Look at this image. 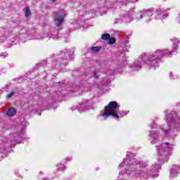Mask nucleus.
<instances>
[{"label":"nucleus","mask_w":180,"mask_h":180,"mask_svg":"<svg viewBox=\"0 0 180 180\" xmlns=\"http://www.w3.org/2000/svg\"><path fill=\"white\" fill-rule=\"evenodd\" d=\"M158 155V164H154L148 167L147 163H144L141 161H138L134 158V155L127 152V158L124 160L123 162L120 165V168H122L120 174H127L128 175H139L143 178H155L158 176V171L161 168V165L165 162H167L169 160L172 150H174V145L169 143H164L156 146Z\"/></svg>","instance_id":"obj_1"},{"label":"nucleus","mask_w":180,"mask_h":180,"mask_svg":"<svg viewBox=\"0 0 180 180\" xmlns=\"http://www.w3.org/2000/svg\"><path fill=\"white\" fill-rule=\"evenodd\" d=\"M178 49H180V40L176 39L173 41V49L172 51L168 49H157L152 54L147 56L143 54L142 58L143 63L149 70H155L160 67V61L162 60L163 57L172 56Z\"/></svg>","instance_id":"obj_2"},{"label":"nucleus","mask_w":180,"mask_h":180,"mask_svg":"<svg viewBox=\"0 0 180 180\" xmlns=\"http://www.w3.org/2000/svg\"><path fill=\"white\" fill-rule=\"evenodd\" d=\"M165 120L167 123V128L162 127V131L165 136H172V131H180V115L176 111L166 114Z\"/></svg>","instance_id":"obj_3"},{"label":"nucleus","mask_w":180,"mask_h":180,"mask_svg":"<svg viewBox=\"0 0 180 180\" xmlns=\"http://www.w3.org/2000/svg\"><path fill=\"white\" fill-rule=\"evenodd\" d=\"M120 105L116 101H111L108 105L105 107L104 112L101 115V120H106L109 116H112L116 120H119V115L117 110L120 109Z\"/></svg>","instance_id":"obj_4"},{"label":"nucleus","mask_w":180,"mask_h":180,"mask_svg":"<svg viewBox=\"0 0 180 180\" xmlns=\"http://www.w3.org/2000/svg\"><path fill=\"white\" fill-rule=\"evenodd\" d=\"M60 96H64V94H61V91L58 90V91L55 92L52 98L49 96H47L46 100L43 101L42 105L44 106H47L48 109H56L57 108V103L56 101Z\"/></svg>","instance_id":"obj_5"},{"label":"nucleus","mask_w":180,"mask_h":180,"mask_svg":"<svg viewBox=\"0 0 180 180\" xmlns=\"http://www.w3.org/2000/svg\"><path fill=\"white\" fill-rule=\"evenodd\" d=\"M20 132L21 134L20 133L17 134H16L17 136H14L13 140L11 141H8L6 137H2L1 141L3 143H6V144H8V146H6V147H13V145L15 144V143H16L17 144H20V143L23 141L22 134H24L25 133V129H21Z\"/></svg>","instance_id":"obj_6"},{"label":"nucleus","mask_w":180,"mask_h":180,"mask_svg":"<svg viewBox=\"0 0 180 180\" xmlns=\"http://www.w3.org/2000/svg\"><path fill=\"white\" fill-rule=\"evenodd\" d=\"M134 15V9H131L127 13L126 12L124 14L121 15L120 17L115 19V23H130L133 20V15Z\"/></svg>","instance_id":"obj_7"},{"label":"nucleus","mask_w":180,"mask_h":180,"mask_svg":"<svg viewBox=\"0 0 180 180\" xmlns=\"http://www.w3.org/2000/svg\"><path fill=\"white\" fill-rule=\"evenodd\" d=\"M151 16H153V8H149L138 12V13L136 14V19H137V20L144 19L145 22H150V20H151Z\"/></svg>","instance_id":"obj_8"},{"label":"nucleus","mask_w":180,"mask_h":180,"mask_svg":"<svg viewBox=\"0 0 180 180\" xmlns=\"http://www.w3.org/2000/svg\"><path fill=\"white\" fill-rule=\"evenodd\" d=\"M67 16V11L64 10H60L55 13L54 16V24L58 27H60L63 23H64V19Z\"/></svg>","instance_id":"obj_9"},{"label":"nucleus","mask_w":180,"mask_h":180,"mask_svg":"<svg viewBox=\"0 0 180 180\" xmlns=\"http://www.w3.org/2000/svg\"><path fill=\"white\" fill-rule=\"evenodd\" d=\"M141 57H143V55H141L138 60H135L130 65L129 68L131 70V71L140 70L143 64V65L147 67V65L144 64V59L141 58ZM141 62L143 63V64L141 63Z\"/></svg>","instance_id":"obj_10"},{"label":"nucleus","mask_w":180,"mask_h":180,"mask_svg":"<svg viewBox=\"0 0 180 180\" xmlns=\"http://www.w3.org/2000/svg\"><path fill=\"white\" fill-rule=\"evenodd\" d=\"M179 166L174 165L170 169V175L169 178L171 179H174V178H176L179 174Z\"/></svg>","instance_id":"obj_11"},{"label":"nucleus","mask_w":180,"mask_h":180,"mask_svg":"<svg viewBox=\"0 0 180 180\" xmlns=\"http://www.w3.org/2000/svg\"><path fill=\"white\" fill-rule=\"evenodd\" d=\"M88 106H89V103H82L80 104H79V105H77V107H72V110H78V112H84V110H86V109H88Z\"/></svg>","instance_id":"obj_12"},{"label":"nucleus","mask_w":180,"mask_h":180,"mask_svg":"<svg viewBox=\"0 0 180 180\" xmlns=\"http://www.w3.org/2000/svg\"><path fill=\"white\" fill-rule=\"evenodd\" d=\"M25 36L23 35V31L21 32V33L19 34V37H13L9 43L11 44L13 46L14 44H16V43H18L20 39H25Z\"/></svg>","instance_id":"obj_13"},{"label":"nucleus","mask_w":180,"mask_h":180,"mask_svg":"<svg viewBox=\"0 0 180 180\" xmlns=\"http://www.w3.org/2000/svg\"><path fill=\"white\" fill-rule=\"evenodd\" d=\"M156 13L159 19H167L168 18V15L167 13H165V11H162L161 8L157 10Z\"/></svg>","instance_id":"obj_14"},{"label":"nucleus","mask_w":180,"mask_h":180,"mask_svg":"<svg viewBox=\"0 0 180 180\" xmlns=\"http://www.w3.org/2000/svg\"><path fill=\"white\" fill-rule=\"evenodd\" d=\"M16 108L10 107L6 110V116H8V117H13V116L16 115Z\"/></svg>","instance_id":"obj_15"},{"label":"nucleus","mask_w":180,"mask_h":180,"mask_svg":"<svg viewBox=\"0 0 180 180\" xmlns=\"http://www.w3.org/2000/svg\"><path fill=\"white\" fill-rule=\"evenodd\" d=\"M149 136H150V137H152L151 143L155 144V141H157V139H158V131H150Z\"/></svg>","instance_id":"obj_16"},{"label":"nucleus","mask_w":180,"mask_h":180,"mask_svg":"<svg viewBox=\"0 0 180 180\" xmlns=\"http://www.w3.org/2000/svg\"><path fill=\"white\" fill-rule=\"evenodd\" d=\"M58 33H59L58 30H55V31L53 32V34H48V35L46 36V37H49V39H51V37H52V38L54 39V40H56V39H58Z\"/></svg>","instance_id":"obj_17"},{"label":"nucleus","mask_w":180,"mask_h":180,"mask_svg":"<svg viewBox=\"0 0 180 180\" xmlns=\"http://www.w3.org/2000/svg\"><path fill=\"white\" fill-rule=\"evenodd\" d=\"M117 113L120 118V117H123V116H126V115L129 113V111H124V110L119 111V110H117Z\"/></svg>","instance_id":"obj_18"},{"label":"nucleus","mask_w":180,"mask_h":180,"mask_svg":"<svg viewBox=\"0 0 180 180\" xmlns=\"http://www.w3.org/2000/svg\"><path fill=\"white\" fill-rule=\"evenodd\" d=\"M58 171H65V165L63 163H59L56 166Z\"/></svg>","instance_id":"obj_19"},{"label":"nucleus","mask_w":180,"mask_h":180,"mask_svg":"<svg viewBox=\"0 0 180 180\" xmlns=\"http://www.w3.org/2000/svg\"><path fill=\"white\" fill-rule=\"evenodd\" d=\"M25 17L30 18V15H32V12H30V8L29 6L25 7Z\"/></svg>","instance_id":"obj_20"},{"label":"nucleus","mask_w":180,"mask_h":180,"mask_svg":"<svg viewBox=\"0 0 180 180\" xmlns=\"http://www.w3.org/2000/svg\"><path fill=\"white\" fill-rule=\"evenodd\" d=\"M91 51L93 53H98V52L101 51V46H93L91 48Z\"/></svg>","instance_id":"obj_21"},{"label":"nucleus","mask_w":180,"mask_h":180,"mask_svg":"<svg viewBox=\"0 0 180 180\" xmlns=\"http://www.w3.org/2000/svg\"><path fill=\"white\" fill-rule=\"evenodd\" d=\"M102 40H109L110 39V34L105 33L101 36Z\"/></svg>","instance_id":"obj_22"},{"label":"nucleus","mask_w":180,"mask_h":180,"mask_svg":"<svg viewBox=\"0 0 180 180\" xmlns=\"http://www.w3.org/2000/svg\"><path fill=\"white\" fill-rule=\"evenodd\" d=\"M123 48V51H129V49H130V44H129V41H126Z\"/></svg>","instance_id":"obj_23"},{"label":"nucleus","mask_w":180,"mask_h":180,"mask_svg":"<svg viewBox=\"0 0 180 180\" xmlns=\"http://www.w3.org/2000/svg\"><path fill=\"white\" fill-rule=\"evenodd\" d=\"M169 77L170 79H177L178 75H175L174 73L170 72Z\"/></svg>","instance_id":"obj_24"},{"label":"nucleus","mask_w":180,"mask_h":180,"mask_svg":"<svg viewBox=\"0 0 180 180\" xmlns=\"http://www.w3.org/2000/svg\"><path fill=\"white\" fill-rule=\"evenodd\" d=\"M34 40H41L42 39H44V37H41L39 34H35V37L32 38Z\"/></svg>","instance_id":"obj_25"},{"label":"nucleus","mask_w":180,"mask_h":180,"mask_svg":"<svg viewBox=\"0 0 180 180\" xmlns=\"http://www.w3.org/2000/svg\"><path fill=\"white\" fill-rule=\"evenodd\" d=\"M116 42V39H115V38H110L108 39V43L109 44H115V43Z\"/></svg>","instance_id":"obj_26"},{"label":"nucleus","mask_w":180,"mask_h":180,"mask_svg":"<svg viewBox=\"0 0 180 180\" xmlns=\"http://www.w3.org/2000/svg\"><path fill=\"white\" fill-rule=\"evenodd\" d=\"M128 63L127 60H123L122 62H121V66L120 67H126V65H127Z\"/></svg>","instance_id":"obj_27"},{"label":"nucleus","mask_w":180,"mask_h":180,"mask_svg":"<svg viewBox=\"0 0 180 180\" xmlns=\"http://www.w3.org/2000/svg\"><path fill=\"white\" fill-rule=\"evenodd\" d=\"M13 95H15V92L12 91L8 95H7L6 97H7L8 99H9V98H12Z\"/></svg>","instance_id":"obj_28"},{"label":"nucleus","mask_w":180,"mask_h":180,"mask_svg":"<svg viewBox=\"0 0 180 180\" xmlns=\"http://www.w3.org/2000/svg\"><path fill=\"white\" fill-rule=\"evenodd\" d=\"M7 56H8V53L6 52H4L0 55V57H3L4 58H5V57H6Z\"/></svg>","instance_id":"obj_29"},{"label":"nucleus","mask_w":180,"mask_h":180,"mask_svg":"<svg viewBox=\"0 0 180 180\" xmlns=\"http://www.w3.org/2000/svg\"><path fill=\"white\" fill-rule=\"evenodd\" d=\"M10 37H13L11 33L6 34V39H9Z\"/></svg>","instance_id":"obj_30"},{"label":"nucleus","mask_w":180,"mask_h":180,"mask_svg":"<svg viewBox=\"0 0 180 180\" xmlns=\"http://www.w3.org/2000/svg\"><path fill=\"white\" fill-rule=\"evenodd\" d=\"M4 41H5V37L4 36L0 37V43H4Z\"/></svg>","instance_id":"obj_31"},{"label":"nucleus","mask_w":180,"mask_h":180,"mask_svg":"<svg viewBox=\"0 0 180 180\" xmlns=\"http://www.w3.org/2000/svg\"><path fill=\"white\" fill-rule=\"evenodd\" d=\"M155 127H157V124H155V122L153 121L151 125V129H155Z\"/></svg>","instance_id":"obj_32"},{"label":"nucleus","mask_w":180,"mask_h":180,"mask_svg":"<svg viewBox=\"0 0 180 180\" xmlns=\"http://www.w3.org/2000/svg\"><path fill=\"white\" fill-rule=\"evenodd\" d=\"M2 150H5V146H4V143L0 144V153Z\"/></svg>","instance_id":"obj_33"},{"label":"nucleus","mask_w":180,"mask_h":180,"mask_svg":"<svg viewBox=\"0 0 180 180\" xmlns=\"http://www.w3.org/2000/svg\"><path fill=\"white\" fill-rule=\"evenodd\" d=\"M72 160V157L70 156L66 158V161H71Z\"/></svg>","instance_id":"obj_34"},{"label":"nucleus","mask_w":180,"mask_h":180,"mask_svg":"<svg viewBox=\"0 0 180 180\" xmlns=\"http://www.w3.org/2000/svg\"><path fill=\"white\" fill-rule=\"evenodd\" d=\"M58 84L59 85H60L61 88L64 87V86L65 85L64 84V83H58Z\"/></svg>","instance_id":"obj_35"},{"label":"nucleus","mask_w":180,"mask_h":180,"mask_svg":"<svg viewBox=\"0 0 180 180\" xmlns=\"http://www.w3.org/2000/svg\"><path fill=\"white\" fill-rule=\"evenodd\" d=\"M97 74H98V72L96 70L94 72V75L96 76Z\"/></svg>","instance_id":"obj_36"},{"label":"nucleus","mask_w":180,"mask_h":180,"mask_svg":"<svg viewBox=\"0 0 180 180\" xmlns=\"http://www.w3.org/2000/svg\"><path fill=\"white\" fill-rule=\"evenodd\" d=\"M51 2H56L57 0H50Z\"/></svg>","instance_id":"obj_37"},{"label":"nucleus","mask_w":180,"mask_h":180,"mask_svg":"<svg viewBox=\"0 0 180 180\" xmlns=\"http://www.w3.org/2000/svg\"><path fill=\"white\" fill-rule=\"evenodd\" d=\"M44 180H50V179H49V178H45L44 179Z\"/></svg>","instance_id":"obj_38"},{"label":"nucleus","mask_w":180,"mask_h":180,"mask_svg":"<svg viewBox=\"0 0 180 180\" xmlns=\"http://www.w3.org/2000/svg\"><path fill=\"white\" fill-rule=\"evenodd\" d=\"M68 54V53L67 52L66 53H65V56H67Z\"/></svg>","instance_id":"obj_39"},{"label":"nucleus","mask_w":180,"mask_h":180,"mask_svg":"<svg viewBox=\"0 0 180 180\" xmlns=\"http://www.w3.org/2000/svg\"><path fill=\"white\" fill-rule=\"evenodd\" d=\"M63 54H64V53L62 52V53H61V56H63Z\"/></svg>","instance_id":"obj_40"},{"label":"nucleus","mask_w":180,"mask_h":180,"mask_svg":"<svg viewBox=\"0 0 180 180\" xmlns=\"http://www.w3.org/2000/svg\"><path fill=\"white\" fill-rule=\"evenodd\" d=\"M4 91H8V90H6V89H4Z\"/></svg>","instance_id":"obj_41"},{"label":"nucleus","mask_w":180,"mask_h":180,"mask_svg":"<svg viewBox=\"0 0 180 180\" xmlns=\"http://www.w3.org/2000/svg\"><path fill=\"white\" fill-rule=\"evenodd\" d=\"M40 101H41V99H39V102H40Z\"/></svg>","instance_id":"obj_42"},{"label":"nucleus","mask_w":180,"mask_h":180,"mask_svg":"<svg viewBox=\"0 0 180 180\" xmlns=\"http://www.w3.org/2000/svg\"><path fill=\"white\" fill-rule=\"evenodd\" d=\"M137 1H139V0H136V2H137Z\"/></svg>","instance_id":"obj_43"},{"label":"nucleus","mask_w":180,"mask_h":180,"mask_svg":"<svg viewBox=\"0 0 180 180\" xmlns=\"http://www.w3.org/2000/svg\"><path fill=\"white\" fill-rule=\"evenodd\" d=\"M4 157H6V155H4Z\"/></svg>","instance_id":"obj_44"}]
</instances>
